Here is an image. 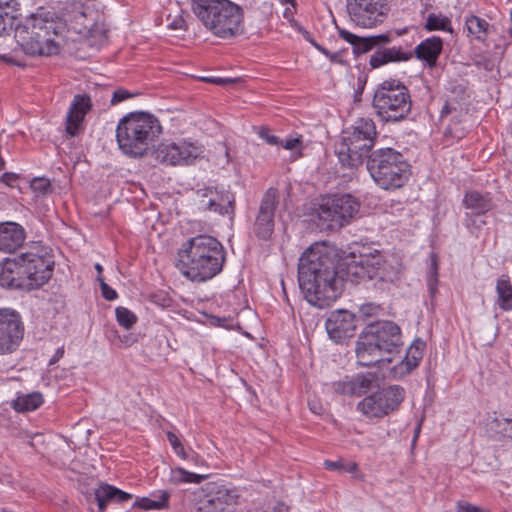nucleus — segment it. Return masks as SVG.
<instances>
[{"label":"nucleus","mask_w":512,"mask_h":512,"mask_svg":"<svg viewBox=\"0 0 512 512\" xmlns=\"http://www.w3.org/2000/svg\"><path fill=\"white\" fill-rule=\"evenodd\" d=\"M351 259V253L338 256L325 243L307 248L298 263L299 287L307 302L320 309L330 307L341 295L344 281H349L344 263Z\"/></svg>","instance_id":"1"},{"label":"nucleus","mask_w":512,"mask_h":512,"mask_svg":"<svg viewBox=\"0 0 512 512\" xmlns=\"http://www.w3.org/2000/svg\"><path fill=\"white\" fill-rule=\"evenodd\" d=\"M66 23L54 11L38 8L17 21L14 37L21 50L33 57L57 55L65 42Z\"/></svg>","instance_id":"2"},{"label":"nucleus","mask_w":512,"mask_h":512,"mask_svg":"<svg viewBox=\"0 0 512 512\" xmlns=\"http://www.w3.org/2000/svg\"><path fill=\"white\" fill-rule=\"evenodd\" d=\"M176 267L193 282H205L218 275L226 262V251L215 237L200 234L188 239L177 253Z\"/></svg>","instance_id":"3"},{"label":"nucleus","mask_w":512,"mask_h":512,"mask_svg":"<svg viewBox=\"0 0 512 512\" xmlns=\"http://www.w3.org/2000/svg\"><path fill=\"white\" fill-rule=\"evenodd\" d=\"M190 8L214 36L231 39L243 33V9L231 0H190Z\"/></svg>","instance_id":"4"},{"label":"nucleus","mask_w":512,"mask_h":512,"mask_svg":"<svg viewBox=\"0 0 512 512\" xmlns=\"http://www.w3.org/2000/svg\"><path fill=\"white\" fill-rule=\"evenodd\" d=\"M162 133L159 120L147 112H132L124 116L116 129L119 149L130 157H142Z\"/></svg>","instance_id":"5"},{"label":"nucleus","mask_w":512,"mask_h":512,"mask_svg":"<svg viewBox=\"0 0 512 512\" xmlns=\"http://www.w3.org/2000/svg\"><path fill=\"white\" fill-rule=\"evenodd\" d=\"M402 344L399 326L392 321H376L365 326L359 334L355 352L361 366L383 361L384 353H392Z\"/></svg>","instance_id":"6"},{"label":"nucleus","mask_w":512,"mask_h":512,"mask_svg":"<svg viewBox=\"0 0 512 512\" xmlns=\"http://www.w3.org/2000/svg\"><path fill=\"white\" fill-rule=\"evenodd\" d=\"M375 123L370 118H360L355 125L342 132L335 146V154L342 166L357 168L372 152L376 139Z\"/></svg>","instance_id":"7"},{"label":"nucleus","mask_w":512,"mask_h":512,"mask_svg":"<svg viewBox=\"0 0 512 512\" xmlns=\"http://www.w3.org/2000/svg\"><path fill=\"white\" fill-rule=\"evenodd\" d=\"M367 170L382 189H398L410 177V165L399 151L386 147L372 151L366 161Z\"/></svg>","instance_id":"8"},{"label":"nucleus","mask_w":512,"mask_h":512,"mask_svg":"<svg viewBox=\"0 0 512 512\" xmlns=\"http://www.w3.org/2000/svg\"><path fill=\"white\" fill-rule=\"evenodd\" d=\"M351 261H345L346 277L351 283L363 280L378 279L383 282L394 283L401 278L402 265L394 258L386 259L380 252L360 254L354 252Z\"/></svg>","instance_id":"9"},{"label":"nucleus","mask_w":512,"mask_h":512,"mask_svg":"<svg viewBox=\"0 0 512 512\" xmlns=\"http://www.w3.org/2000/svg\"><path fill=\"white\" fill-rule=\"evenodd\" d=\"M372 106L384 122H399L411 112L412 101L408 88L397 79H389L378 85Z\"/></svg>","instance_id":"10"},{"label":"nucleus","mask_w":512,"mask_h":512,"mask_svg":"<svg viewBox=\"0 0 512 512\" xmlns=\"http://www.w3.org/2000/svg\"><path fill=\"white\" fill-rule=\"evenodd\" d=\"M191 497L197 512H231L238 500L236 490L221 481L205 483Z\"/></svg>","instance_id":"11"},{"label":"nucleus","mask_w":512,"mask_h":512,"mask_svg":"<svg viewBox=\"0 0 512 512\" xmlns=\"http://www.w3.org/2000/svg\"><path fill=\"white\" fill-rule=\"evenodd\" d=\"M27 292L39 289L52 277L54 260L44 247L33 246L21 253Z\"/></svg>","instance_id":"12"},{"label":"nucleus","mask_w":512,"mask_h":512,"mask_svg":"<svg viewBox=\"0 0 512 512\" xmlns=\"http://www.w3.org/2000/svg\"><path fill=\"white\" fill-rule=\"evenodd\" d=\"M405 397L399 385H390L376 391L357 403V411L367 418H383L398 409Z\"/></svg>","instance_id":"13"},{"label":"nucleus","mask_w":512,"mask_h":512,"mask_svg":"<svg viewBox=\"0 0 512 512\" xmlns=\"http://www.w3.org/2000/svg\"><path fill=\"white\" fill-rule=\"evenodd\" d=\"M359 202L350 194L334 195L319 206V220L330 230L339 229L347 224L358 212Z\"/></svg>","instance_id":"14"},{"label":"nucleus","mask_w":512,"mask_h":512,"mask_svg":"<svg viewBox=\"0 0 512 512\" xmlns=\"http://www.w3.org/2000/svg\"><path fill=\"white\" fill-rule=\"evenodd\" d=\"M388 10L387 0H347L351 21L363 28H373L383 23Z\"/></svg>","instance_id":"15"},{"label":"nucleus","mask_w":512,"mask_h":512,"mask_svg":"<svg viewBox=\"0 0 512 512\" xmlns=\"http://www.w3.org/2000/svg\"><path fill=\"white\" fill-rule=\"evenodd\" d=\"M203 150L192 142L161 143L155 150L156 159L168 165H189L201 156Z\"/></svg>","instance_id":"16"},{"label":"nucleus","mask_w":512,"mask_h":512,"mask_svg":"<svg viewBox=\"0 0 512 512\" xmlns=\"http://www.w3.org/2000/svg\"><path fill=\"white\" fill-rule=\"evenodd\" d=\"M23 331L18 312L9 308L0 309V354L15 351L23 338Z\"/></svg>","instance_id":"17"},{"label":"nucleus","mask_w":512,"mask_h":512,"mask_svg":"<svg viewBox=\"0 0 512 512\" xmlns=\"http://www.w3.org/2000/svg\"><path fill=\"white\" fill-rule=\"evenodd\" d=\"M278 190L269 188L264 193L257 213L254 232L260 239L267 240L274 231V215L278 205Z\"/></svg>","instance_id":"18"},{"label":"nucleus","mask_w":512,"mask_h":512,"mask_svg":"<svg viewBox=\"0 0 512 512\" xmlns=\"http://www.w3.org/2000/svg\"><path fill=\"white\" fill-rule=\"evenodd\" d=\"M197 205L202 211L216 212L220 215H233L235 197L229 191H219L206 187L197 191Z\"/></svg>","instance_id":"19"},{"label":"nucleus","mask_w":512,"mask_h":512,"mask_svg":"<svg viewBox=\"0 0 512 512\" xmlns=\"http://www.w3.org/2000/svg\"><path fill=\"white\" fill-rule=\"evenodd\" d=\"M377 382L378 376L376 373L366 372L345 376L341 380L333 382L331 388L339 395L359 397L377 386Z\"/></svg>","instance_id":"20"},{"label":"nucleus","mask_w":512,"mask_h":512,"mask_svg":"<svg viewBox=\"0 0 512 512\" xmlns=\"http://www.w3.org/2000/svg\"><path fill=\"white\" fill-rule=\"evenodd\" d=\"M326 331L335 343H344L355 334V315L347 310H336L330 313L325 323Z\"/></svg>","instance_id":"21"},{"label":"nucleus","mask_w":512,"mask_h":512,"mask_svg":"<svg viewBox=\"0 0 512 512\" xmlns=\"http://www.w3.org/2000/svg\"><path fill=\"white\" fill-rule=\"evenodd\" d=\"M73 28L84 37H105L100 13L90 6L80 5L73 14Z\"/></svg>","instance_id":"22"},{"label":"nucleus","mask_w":512,"mask_h":512,"mask_svg":"<svg viewBox=\"0 0 512 512\" xmlns=\"http://www.w3.org/2000/svg\"><path fill=\"white\" fill-rule=\"evenodd\" d=\"M337 29H338L339 36L343 40H345L346 42L351 44L353 53L355 55L364 54L373 49H375V51H376L377 48H382L383 46H387L388 44L392 43L394 40V33H392V32H386L383 34L372 35V36H367V37H360V36H357L349 31L345 30V29H342L339 27H337Z\"/></svg>","instance_id":"23"},{"label":"nucleus","mask_w":512,"mask_h":512,"mask_svg":"<svg viewBox=\"0 0 512 512\" xmlns=\"http://www.w3.org/2000/svg\"><path fill=\"white\" fill-rule=\"evenodd\" d=\"M21 254L14 258H6L0 264V285L8 289L27 292V284Z\"/></svg>","instance_id":"24"},{"label":"nucleus","mask_w":512,"mask_h":512,"mask_svg":"<svg viewBox=\"0 0 512 512\" xmlns=\"http://www.w3.org/2000/svg\"><path fill=\"white\" fill-rule=\"evenodd\" d=\"M92 107L91 99L87 95L77 94L69 107L66 117V132L74 137L83 130V121Z\"/></svg>","instance_id":"25"},{"label":"nucleus","mask_w":512,"mask_h":512,"mask_svg":"<svg viewBox=\"0 0 512 512\" xmlns=\"http://www.w3.org/2000/svg\"><path fill=\"white\" fill-rule=\"evenodd\" d=\"M413 57V51L407 45L403 47L391 46L377 48V50L370 56L369 64L372 68H379L385 64L392 62H406Z\"/></svg>","instance_id":"26"},{"label":"nucleus","mask_w":512,"mask_h":512,"mask_svg":"<svg viewBox=\"0 0 512 512\" xmlns=\"http://www.w3.org/2000/svg\"><path fill=\"white\" fill-rule=\"evenodd\" d=\"M26 239L25 229L16 222L0 223V251L14 252Z\"/></svg>","instance_id":"27"},{"label":"nucleus","mask_w":512,"mask_h":512,"mask_svg":"<svg viewBox=\"0 0 512 512\" xmlns=\"http://www.w3.org/2000/svg\"><path fill=\"white\" fill-rule=\"evenodd\" d=\"M442 48V39L438 36H432L419 43L414 49L413 55L415 54L417 59L425 61L429 67H434Z\"/></svg>","instance_id":"28"},{"label":"nucleus","mask_w":512,"mask_h":512,"mask_svg":"<svg viewBox=\"0 0 512 512\" xmlns=\"http://www.w3.org/2000/svg\"><path fill=\"white\" fill-rule=\"evenodd\" d=\"M425 343L419 339L415 340L407 349L405 358L395 366V373L399 376H405L412 372L423 358Z\"/></svg>","instance_id":"29"},{"label":"nucleus","mask_w":512,"mask_h":512,"mask_svg":"<svg viewBox=\"0 0 512 512\" xmlns=\"http://www.w3.org/2000/svg\"><path fill=\"white\" fill-rule=\"evenodd\" d=\"M463 204L475 215H483L493 208V202L489 194H481L478 191L466 192Z\"/></svg>","instance_id":"30"},{"label":"nucleus","mask_w":512,"mask_h":512,"mask_svg":"<svg viewBox=\"0 0 512 512\" xmlns=\"http://www.w3.org/2000/svg\"><path fill=\"white\" fill-rule=\"evenodd\" d=\"M19 3L16 0H0V36L14 29L19 19L13 14L18 11Z\"/></svg>","instance_id":"31"},{"label":"nucleus","mask_w":512,"mask_h":512,"mask_svg":"<svg viewBox=\"0 0 512 512\" xmlns=\"http://www.w3.org/2000/svg\"><path fill=\"white\" fill-rule=\"evenodd\" d=\"M486 431L495 439H512V419L494 416L486 423Z\"/></svg>","instance_id":"32"},{"label":"nucleus","mask_w":512,"mask_h":512,"mask_svg":"<svg viewBox=\"0 0 512 512\" xmlns=\"http://www.w3.org/2000/svg\"><path fill=\"white\" fill-rule=\"evenodd\" d=\"M497 305L503 311H512V284L507 275H502L496 283Z\"/></svg>","instance_id":"33"},{"label":"nucleus","mask_w":512,"mask_h":512,"mask_svg":"<svg viewBox=\"0 0 512 512\" xmlns=\"http://www.w3.org/2000/svg\"><path fill=\"white\" fill-rule=\"evenodd\" d=\"M43 403V396L39 392H33L18 396L13 400L12 406L18 412H29L39 408Z\"/></svg>","instance_id":"34"},{"label":"nucleus","mask_w":512,"mask_h":512,"mask_svg":"<svg viewBox=\"0 0 512 512\" xmlns=\"http://www.w3.org/2000/svg\"><path fill=\"white\" fill-rule=\"evenodd\" d=\"M208 478V474H199L190 472L182 467L171 469L169 481L172 484L179 485L184 483H201Z\"/></svg>","instance_id":"35"},{"label":"nucleus","mask_w":512,"mask_h":512,"mask_svg":"<svg viewBox=\"0 0 512 512\" xmlns=\"http://www.w3.org/2000/svg\"><path fill=\"white\" fill-rule=\"evenodd\" d=\"M169 498V492L160 491L156 499H150L148 497L139 498L134 502L133 507L143 510L166 509L169 506Z\"/></svg>","instance_id":"36"},{"label":"nucleus","mask_w":512,"mask_h":512,"mask_svg":"<svg viewBox=\"0 0 512 512\" xmlns=\"http://www.w3.org/2000/svg\"><path fill=\"white\" fill-rule=\"evenodd\" d=\"M465 26L470 35L478 41H485L488 35L489 23L475 15L466 17Z\"/></svg>","instance_id":"37"},{"label":"nucleus","mask_w":512,"mask_h":512,"mask_svg":"<svg viewBox=\"0 0 512 512\" xmlns=\"http://www.w3.org/2000/svg\"><path fill=\"white\" fill-rule=\"evenodd\" d=\"M116 487L109 484H102L95 491V499L101 512L106 508L107 503L115 501Z\"/></svg>","instance_id":"38"},{"label":"nucleus","mask_w":512,"mask_h":512,"mask_svg":"<svg viewBox=\"0 0 512 512\" xmlns=\"http://www.w3.org/2000/svg\"><path fill=\"white\" fill-rule=\"evenodd\" d=\"M115 313L117 322L125 329H130L137 321L135 314L125 307H117Z\"/></svg>","instance_id":"39"},{"label":"nucleus","mask_w":512,"mask_h":512,"mask_svg":"<svg viewBox=\"0 0 512 512\" xmlns=\"http://www.w3.org/2000/svg\"><path fill=\"white\" fill-rule=\"evenodd\" d=\"M431 263L426 276L427 287L438 286V259L437 255L432 253L430 256Z\"/></svg>","instance_id":"40"},{"label":"nucleus","mask_w":512,"mask_h":512,"mask_svg":"<svg viewBox=\"0 0 512 512\" xmlns=\"http://www.w3.org/2000/svg\"><path fill=\"white\" fill-rule=\"evenodd\" d=\"M449 20L446 17L429 14L426 20L425 28L428 31L444 29Z\"/></svg>","instance_id":"41"},{"label":"nucleus","mask_w":512,"mask_h":512,"mask_svg":"<svg viewBox=\"0 0 512 512\" xmlns=\"http://www.w3.org/2000/svg\"><path fill=\"white\" fill-rule=\"evenodd\" d=\"M31 189L41 195L51 191V183L47 178H34L30 184Z\"/></svg>","instance_id":"42"},{"label":"nucleus","mask_w":512,"mask_h":512,"mask_svg":"<svg viewBox=\"0 0 512 512\" xmlns=\"http://www.w3.org/2000/svg\"><path fill=\"white\" fill-rule=\"evenodd\" d=\"M167 440L172 446L174 452L182 459L188 458V454L186 453L184 446L182 445L181 441L178 439L176 434L169 431L167 432Z\"/></svg>","instance_id":"43"},{"label":"nucleus","mask_w":512,"mask_h":512,"mask_svg":"<svg viewBox=\"0 0 512 512\" xmlns=\"http://www.w3.org/2000/svg\"><path fill=\"white\" fill-rule=\"evenodd\" d=\"M381 310L382 309H381L380 305H378V304L365 303L360 306L359 314H360V317H362L363 319H368L371 317L378 316L380 314Z\"/></svg>","instance_id":"44"},{"label":"nucleus","mask_w":512,"mask_h":512,"mask_svg":"<svg viewBox=\"0 0 512 512\" xmlns=\"http://www.w3.org/2000/svg\"><path fill=\"white\" fill-rule=\"evenodd\" d=\"M258 135L261 139H263L269 145L278 146L281 144L279 137L271 134V131L267 127H261L258 131Z\"/></svg>","instance_id":"45"},{"label":"nucleus","mask_w":512,"mask_h":512,"mask_svg":"<svg viewBox=\"0 0 512 512\" xmlns=\"http://www.w3.org/2000/svg\"><path fill=\"white\" fill-rule=\"evenodd\" d=\"M97 280L100 283L102 296L109 301L115 300L117 298V293L114 289H112L103 279L102 276L97 277Z\"/></svg>","instance_id":"46"},{"label":"nucleus","mask_w":512,"mask_h":512,"mask_svg":"<svg viewBox=\"0 0 512 512\" xmlns=\"http://www.w3.org/2000/svg\"><path fill=\"white\" fill-rule=\"evenodd\" d=\"M132 97V95L125 89H117L113 92L111 98V104L116 105L128 98Z\"/></svg>","instance_id":"47"},{"label":"nucleus","mask_w":512,"mask_h":512,"mask_svg":"<svg viewBox=\"0 0 512 512\" xmlns=\"http://www.w3.org/2000/svg\"><path fill=\"white\" fill-rule=\"evenodd\" d=\"M458 512H487V509L480 508L476 505L469 503H458L457 504Z\"/></svg>","instance_id":"48"},{"label":"nucleus","mask_w":512,"mask_h":512,"mask_svg":"<svg viewBox=\"0 0 512 512\" xmlns=\"http://www.w3.org/2000/svg\"><path fill=\"white\" fill-rule=\"evenodd\" d=\"M283 146L286 150H294L298 147H301L302 145V137H295V138H289L284 143L281 142L280 144Z\"/></svg>","instance_id":"49"},{"label":"nucleus","mask_w":512,"mask_h":512,"mask_svg":"<svg viewBox=\"0 0 512 512\" xmlns=\"http://www.w3.org/2000/svg\"><path fill=\"white\" fill-rule=\"evenodd\" d=\"M185 460H188V461L192 462L195 467H204V466H206L205 460L201 456L196 454V453H193L191 455L188 454V458H186Z\"/></svg>","instance_id":"50"},{"label":"nucleus","mask_w":512,"mask_h":512,"mask_svg":"<svg viewBox=\"0 0 512 512\" xmlns=\"http://www.w3.org/2000/svg\"><path fill=\"white\" fill-rule=\"evenodd\" d=\"M324 467L328 470L342 471L344 469V464L341 461L325 460Z\"/></svg>","instance_id":"51"},{"label":"nucleus","mask_w":512,"mask_h":512,"mask_svg":"<svg viewBox=\"0 0 512 512\" xmlns=\"http://www.w3.org/2000/svg\"><path fill=\"white\" fill-rule=\"evenodd\" d=\"M132 494L116 488L115 502L122 503L132 499Z\"/></svg>","instance_id":"52"},{"label":"nucleus","mask_w":512,"mask_h":512,"mask_svg":"<svg viewBox=\"0 0 512 512\" xmlns=\"http://www.w3.org/2000/svg\"><path fill=\"white\" fill-rule=\"evenodd\" d=\"M454 111H456V107L452 103L447 101L444 104V106L442 107L440 114H441V117L443 118V117L451 114Z\"/></svg>","instance_id":"53"},{"label":"nucleus","mask_w":512,"mask_h":512,"mask_svg":"<svg viewBox=\"0 0 512 512\" xmlns=\"http://www.w3.org/2000/svg\"><path fill=\"white\" fill-rule=\"evenodd\" d=\"M264 512H289L288 507L284 503H277L273 507L265 510Z\"/></svg>","instance_id":"54"},{"label":"nucleus","mask_w":512,"mask_h":512,"mask_svg":"<svg viewBox=\"0 0 512 512\" xmlns=\"http://www.w3.org/2000/svg\"><path fill=\"white\" fill-rule=\"evenodd\" d=\"M64 355V347H59L54 356L50 359L49 361V365H54L55 363H57L59 361L60 358H62Z\"/></svg>","instance_id":"55"},{"label":"nucleus","mask_w":512,"mask_h":512,"mask_svg":"<svg viewBox=\"0 0 512 512\" xmlns=\"http://www.w3.org/2000/svg\"><path fill=\"white\" fill-rule=\"evenodd\" d=\"M232 82H233L232 79L221 78V77H214L212 80V83L216 84V85H225V84L232 83Z\"/></svg>","instance_id":"56"},{"label":"nucleus","mask_w":512,"mask_h":512,"mask_svg":"<svg viewBox=\"0 0 512 512\" xmlns=\"http://www.w3.org/2000/svg\"><path fill=\"white\" fill-rule=\"evenodd\" d=\"M16 179V176L13 173L6 172L1 176V180L6 184H10L12 181Z\"/></svg>","instance_id":"57"},{"label":"nucleus","mask_w":512,"mask_h":512,"mask_svg":"<svg viewBox=\"0 0 512 512\" xmlns=\"http://www.w3.org/2000/svg\"><path fill=\"white\" fill-rule=\"evenodd\" d=\"M184 26V20L182 18L174 20L169 24V27L172 29H182Z\"/></svg>","instance_id":"58"},{"label":"nucleus","mask_w":512,"mask_h":512,"mask_svg":"<svg viewBox=\"0 0 512 512\" xmlns=\"http://www.w3.org/2000/svg\"><path fill=\"white\" fill-rule=\"evenodd\" d=\"M312 45L326 57L330 56V51H328L326 48H324L317 42H312Z\"/></svg>","instance_id":"59"},{"label":"nucleus","mask_w":512,"mask_h":512,"mask_svg":"<svg viewBox=\"0 0 512 512\" xmlns=\"http://www.w3.org/2000/svg\"><path fill=\"white\" fill-rule=\"evenodd\" d=\"M312 45L326 57L330 56V51H328L326 48H324L317 42H312Z\"/></svg>","instance_id":"60"},{"label":"nucleus","mask_w":512,"mask_h":512,"mask_svg":"<svg viewBox=\"0 0 512 512\" xmlns=\"http://www.w3.org/2000/svg\"><path fill=\"white\" fill-rule=\"evenodd\" d=\"M357 470V464L354 462L348 463L346 466L344 465V469L342 471L344 472H354Z\"/></svg>","instance_id":"61"},{"label":"nucleus","mask_w":512,"mask_h":512,"mask_svg":"<svg viewBox=\"0 0 512 512\" xmlns=\"http://www.w3.org/2000/svg\"><path fill=\"white\" fill-rule=\"evenodd\" d=\"M327 58H329L331 62H337V63L342 62L340 59V54L337 52H335V53L330 52V56H328Z\"/></svg>","instance_id":"62"},{"label":"nucleus","mask_w":512,"mask_h":512,"mask_svg":"<svg viewBox=\"0 0 512 512\" xmlns=\"http://www.w3.org/2000/svg\"><path fill=\"white\" fill-rule=\"evenodd\" d=\"M438 286H429L427 287L428 288V292H429V295L431 297V299L433 300L438 292Z\"/></svg>","instance_id":"63"},{"label":"nucleus","mask_w":512,"mask_h":512,"mask_svg":"<svg viewBox=\"0 0 512 512\" xmlns=\"http://www.w3.org/2000/svg\"><path fill=\"white\" fill-rule=\"evenodd\" d=\"M284 17L289 19L291 16H292V11L290 8H286L284 13H283Z\"/></svg>","instance_id":"64"}]
</instances>
